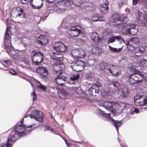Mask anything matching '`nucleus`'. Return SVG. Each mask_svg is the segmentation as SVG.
I'll list each match as a JSON object with an SVG mask.
<instances>
[{"instance_id":"0eeeda50","label":"nucleus","mask_w":147,"mask_h":147,"mask_svg":"<svg viewBox=\"0 0 147 147\" xmlns=\"http://www.w3.org/2000/svg\"><path fill=\"white\" fill-rule=\"evenodd\" d=\"M122 86L117 81L112 82L109 84L108 89L110 92L113 93L115 92L119 91L122 88Z\"/></svg>"},{"instance_id":"e433bc0d","label":"nucleus","mask_w":147,"mask_h":147,"mask_svg":"<svg viewBox=\"0 0 147 147\" xmlns=\"http://www.w3.org/2000/svg\"><path fill=\"white\" fill-rule=\"evenodd\" d=\"M94 87L91 86L90 89L88 90V92L89 94L91 96H96V94H94Z\"/></svg>"},{"instance_id":"79ce46f5","label":"nucleus","mask_w":147,"mask_h":147,"mask_svg":"<svg viewBox=\"0 0 147 147\" xmlns=\"http://www.w3.org/2000/svg\"><path fill=\"white\" fill-rule=\"evenodd\" d=\"M79 75L78 74H76V75H73L71 77H70V79L74 81L75 80H78L79 78Z\"/></svg>"},{"instance_id":"0e129e2a","label":"nucleus","mask_w":147,"mask_h":147,"mask_svg":"<svg viewBox=\"0 0 147 147\" xmlns=\"http://www.w3.org/2000/svg\"><path fill=\"white\" fill-rule=\"evenodd\" d=\"M141 62L142 64L143 63L145 64L146 63L147 61L146 59H144L141 61Z\"/></svg>"},{"instance_id":"7c9ffc66","label":"nucleus","mask_w":147,"mask_h":147,"mask_svg":"<svg viewBox=\"0 0 147 147\" xmlns=\"http://www.w3.org/2000/svg\"><path fill=\"white\" fill-rule=\"evenodd\" d=\"M111 120L112 121L113 124L116 128V130L117 131L119 129V127L121 125V121H116L113 119L112 117L110 118Z\"/></svg>"},{"instance_id":"49530a36","label":"nucleus","mask_w":147,"mask_h":147,"mask_svg":"<svg viewBox=\"0 0 147 147\" xmlns=\"http://www.w3.org/2000/svg\"><path fill=\"white\" fill-rule=\"evenodd\" d=\"M142 97V96L141 95L139 94L136 95L134 97V101L139 100Z\"/></svg>"},{"instance_id":"393cba45","label":"nucleus","mask_w":147,"mask_h":147,"mask_svg":"<svg viewBox=\"0 0 147 147\" xmlns=\"http://www.w3.org/2000/svg\"><path fill=\"white\" fill-rule=\"evenodd\" d=\"M99 10L101 13L103 14L107 13L109 10L108 5H101L99 7Z\"/></svg>"},{"instance_id":"2f4dec72","label":"nucleus","mask_w":147,"mask_h":147,"mask_svg":"<svg viewBox=\"0 0 147 147\" xmlns=\"http://www.w3.org/2000/svg\"><path fill=\"white\" fill-rule=\"evenodd\" d=\"M121 36H120L112 37L110 38L107 41V44H109L110 43H112L115 42L116 40H121Z\"/></svg>"},{"instance_id":"c756f323","label":"nucleus","mask_w":147,"mask_h":147,"mask_svg":"<svg viewBox=\"0 0 147 147\" xmlns=\"http://www.w3.org/2000/svg\"><path fill=\"white\" fill-rule=\"evenodd\" d=\"M79 49H75L72 50L71 55L73 58L75 59H78Z\"/></svg>"},{"instance_id":"9b49d317","label":"nucleus","mask_w":147,"mask_h":147,"mask_svg":"<svg viewBox=\"0 0 147 147\" xmlns=\"http://www.w3.org/2000/svg\"><path fill=\"white\" fill-rule=\"evenodd\" d=\"M116 104V103L114 102L106 101L104 102L103 107L107 110H110L112 112H113L115 109Z\"/></svg>"},{"instance_id":"a211bd4d","label":"nucleus","mask_w":147,"mask_h":147,"mask_svg":"<svg viewBox=\"0 0 147 147\" xmlns=\"http://www.w3.org/2000/svg\"><path fill=\"white\" fill-rule=\"evenodd\" d=\"M38 38L39 40H37V42L41 45H46L48 43V40L46 36L41 35L38 37Z\"/></svg>"},{"instance_id":"c9c22d12","label":"nucleus","mask_w":147,"mask_h":147,"mask_svg":"<svg viewBox=\"0 0 147 147\" xmlns=\"http://www.w3.org/2000/svg\"><path fill=\"white\" fill-rule=\"evenodd\" d=\"M61 95H60V97L62 98H65V97L68 95V93L66 90H63L61 91Z\"/></svg>"},{"instance_id":"13d9d810","label":"nucleus","mask_w":147,"mask_h":147,"mask_svg":"<svg viewBox=\"0 0 147 147\" xmlns=\"http://www.w3.org/2000/svg\"><path fill=\"white\" fill-rule=\"evenodd\" d=\"M143 10L145 12H147V5L145 4L144 5V7L143 8Z\"/></svg>"},{"instance_id":"bb28decb","label":"nucleus","mask_w":147,"mask_h":147,"mask_svg":"<svg viewBox=\"0 0 147 147\" xmlns=\"http://www.w3.org/2000/svg\"><path fill=\"white\" fill-rule=\"evenodd\" d=\"M129 93V91L127 88L124 86L122 88L121 90V96L124 97L127 96Z\"/></svg>"},{"instance_id":"4c0bfd02","label":"nucleus","mask_w":147,"mask_h":147,"mask_svg":"<svg viewBox=\"0 0 147 147\" xmlns=\"http://www.w3.org/2000/svg\"><path fill=\"white\" fill-rule=\"evenodd\" d=\"M85 1V0H74V3L75 5L80 6Z\"/></svg>"},{"instance_id":"aec40b11","label":"nucleus","mask_w":147,"mask_h":147,"mask_svg":"<svg viewBox=\"0 0 147 147\" xmlns=\"http://www.w3.org/2000/svg\"><path fill=\"white\" fill-rule=\"evenodd\" d=\"M112 66V73L110 76H115L117 77L119 76L121 74V71L115 65H113Z\"/></svg>"},{"instance_id":"c03bdc74","label":"nucleus","mask_w":147,"mask_h":147,"mask_svg":"<svg viewBox=\"0 0 147 147\" xmlns=\"http://www.w3.org/2000/svg\"><path fill=\"white\" fill-rule=\"evenodd\" d=\"M46 91H45L47 92H52V91L54 89L53 87L51 86H48L46 88Z\"/></svg>"},{"instance_id":"bf43d9fd","label":"nucleus","mask_w":147,"mask_h":147,"mask_svg":"<svg viewBox=\"0 0 147 147\" xmlns=\"http://www.w3.org/2000/svg\"><path fill=\"white\" fill-rule=\"evenodd\" d=\"M99 92V89L98 88H96L95 89H94V94H98Z\"/></svg>"},{"instance_id":"cd10ccee","label":"nucleus","mask_w":147,"mask_h":147,"mask_svg":"<svg viewBox=\"0 0 147 147\" xmlns=\"http://www.w3.org/2000/svg\"><path fill=\"white\" fill-rule=\"evenodd\" d=\"M91 40L93 42L96 41H100L101 39L98 37V36L96 32H93L92 33V35L90 37Z\"/></svg>"},{"instance_id":"39448f33","label":"nucleus","mask_w":147,"mask_h":147,"mask_svg":"<svg viewBox=\"0 0 147 147\" xmlns=\"http://www.w3.org/2000/svg\"><path fill=\"white\" fill-rule=\"evenodd\" d=\"M11 16L12 17H19L21 18H24L25 17V13L23 9L20 7H15L12 8L11 11L10 12Z\"/></svg>"},{"instance_id":"5701e85b","label":"nucleus","mask_w":147,"mask_h":147,"mask_svg":"<svg viewBox=\"0 0 147 147\" xmlns=\"http://www.w3.org/2000/svg\"><path fill=\"white\" fill-rule=\"evenodd\" d=\"M62 66V65L58 63V62H57L53 64L52 65V68L55 72L60 73L61 70V67Z\"/></svg>"},{"instance_id":"6ab92c4d","label":"nucleus","mask_w":147,"mask_h":147,"mask_svg":"<svg viewBox=\"0 0 147 147\" xmlns=\"http://www.w3.org/2000/svg\"><path fill=\"white\" fill-rule=\"evenodd\" d=\"M138 23L141 26H146L147 25V14H144L142 17L138 20Z\"/></svg>"},{"instance_id":"de8ad7c7","label":"nucleus","mask_w":147,"mask_h":147,"mask_svg":"<svg viewBox=\"0 0 147 147\" xmlns=\"http://www.w3.org/2000/svg\"><path fill=\"white\" fill-rule=\"evenodd\" d=\"M43 3H40V5H32V7L33 8H35V9H39L41 7Z\"/></svg>"},{"instance_id":"338daca9","label":"nucleus","mask_w":147,"mask_h":147,"mask_svg":"<svg viewBox=\"0 0 147 147\" xmlns=\"http://www.w3.org/2000/svg\"><path fill=\"white\" fill-rule=\"evenodd\" d=\"M24 61L26 64L28 65L29 63V61L27 59H26V60H24Z\"/></svg>"},{"instance_id":"8fccbe9b","label":"nucleus","mask_w":147,"mask_h":147,"mask_svg":"<svg viewBox=\"0 0 147 147\" xmlns=\"http://www.w3.org/2000/svg\"><path fill=\"white\" fill-rule=\"evenodd\" d=\"M4 63L8 65H11L12 62L10 60H5L4 61Z\"/></svg>"},{"instance_id":"f03ea898","label":"nucleus","mask_w":147,"mask_h":147,"mask_svg":"<svg viewBox=\"0 0 147 147\" xmlns=\"http://www.w3.org/2000/svg\"><path fill=\"white\" fill-rule=\"evenodd\" d=\"M31 56L32 63L36 65H40L44 60L43 54L38 50H32Z\"/></svg>"},{"instance_id":"09e8293b","label":"nucleus","mask_w":147,"mask_h":147,"mask_svg":"<svg viewBox=\"0 0 147 147\" xmlns=\"http://www.w3.org/2000/svg\"><path fill=\"white\" fill-rule=\"evenodd\" d=\"M102 115L105 117H106L108 119H109V120H111L110 118L111 117L110 116V114L104 113V114H102Z\"/></svg>"},{"instance_id":"c85d7f7f","label":"nucleus","mask_w":147,"mask_h":147,"mask_svg":"<svg viewBox=\"0 0 147 147\" xmlns=\"http://www.w3.org/2000/svg\"><path fill=\"white\" fill-rule=\"evenodd\" d=\"M131 42L132 43V45L138 47L139 40L137 38L133 37L129 39L127 42Z\"/></svg>"},{"instance_id":"9d476101","label":"nucleus","mask_w":147,"mask_h":147,"mask_svg":"<svg viewBox=\"0 0 147 147\" xmlns=\"http://www.w3.org/2000/svg\"><path fill=\"white\" fill-rule=\"evenodd\" d=\"M113 65H110L107 63H102L100 65L99 67L101 70L104 71L108 75L110 76L111 74L112 66Z\"/></svg>"},{"instance_id":"a18cd8bd","label":"nucleus","mask_w":147,"mask_h":147,"mask_svg":"<svg viewBox=\"0 0 147 147\" xmlns=\"http://www.w3.org/2000/svg\"><path fill=\"white\" fill-rule=\"evenodd\" d=\"M134 73L133 74H137V75H140V74H143L141 73L139 70L136 69H134L133 70Z\"/></svg>"},{"instance_id":"f8f14e48","label":"nucleus","mask_w":147,"mask_h":147,"mask_svg":"<svg viewBox=\"0 0 147 147\" xmlns=\"http://www.w3.org/2000/svg\"><path fill=\"white\" fill-rule=\"evenodd\" d=\"M66 79V77L64 76L58 75L55 78V81L58 86H63Z\"/></svg>"},{"instance_id":"2eb2a0df","label":"nucleus","mask_w":147,"mask_h":147,"mask_svg":"<svg viewBox=\"0 0 147 147\" xmlns=\"http://www.w3.org/2000/svg\"><path fill=\"white\" fill-rule=\"evenodd\" d=\"M132 43L131 42L127 43V47L129 50H131L132 51H135L136 53H137L138 52H141L142 53V51L141 50V47H139L136 46L134 45H132Z\"/></svg>"},{"instance_id":"a878e982","label":"nucleus","mask_w":147,"mask_h":147,"mask_svg":"<svg viewBox=\"0 0 147 147\" xmlns=\"http://www.w3.org/2000/svg\"><path fill=\"white\" fill-rule=\"evenodd\" d=\"M92 20L93 22L104 21L105 20V18L103 16L96 15L92 17Z\"/></svg>"},{"instance_id":"3c124183","label":"nucleus","mask_w":147,"mask_h":147,"mask_svg":"<svg viewBox=\"0 0 147 147\" xmlns=\"http://www.w3.org/2000/svg\"><path fill=\"white\" fill-rule=\"evenodd\" d=\"M95 86H96L97 88H98L101 86V85L99 82H96L95 85H93V87H94Z\"/></svg>"},{"instance_id":"e2e57ef3","label":"nucleus","mask_w":147,"mask_h":147,"mask_svg":"<svg viewBox=\"0 0 147 147\" xmlns=\"http://www.w3.org/2000/svg\"><path fill=\"white\" fill-rule=\"evenodd\" d=\"M47 129L48 130H50L53 132H54V131L52 128H51V126H48L47 128Z\"/></svg>"},{"instance_id":"4be33fe9","label":"nucleus","mask_w":147,"mask_h":147,"mask_svg":"<svg viewBox=\"0 0 147 147\" xmlns=\"http://www.w3.org/2000/svg\"><path fill=\"white\" fill-rule=\"evenodd\" d=\"M135 105L137 106H141L147 104V97L143 98V100H140L134 101Z\"/></svg>"},{"instance_id":"603ef678","label":"nucleus","mask_w":147,"mask_h":147,"mask_svg":"<svg viewBox=\"0 0 147 147\" xmlns=\"http://www.w3.org/2000/svg\"><path fill=\"white\" fill-rule=\"evenodd\" d=\"M118 5L119 7H121L123 4H124L123 2L122 1H119L118 2Z\"/></svg>"},{"instance_id":"7ed1b4c3","label":"nucleus","mask_w":147,"mask_h":147,"mask_svg":"<svg viewBox=\"0 0 147 147\" xmlns=\"http://www.w3.org/2000/svg\"><path fill=\"white\" fill-rule=\"evenodd\" d=\"M9 27H7L5 32L4 37V49L7 51L10 50L12 47L11 41V32L9 30Z\"/></svg>"},{"instance_id":"052dcab7","label":"nucleus","mask_w":147,"mask_h":147,"mask_svg":"<svg viewBox=\"0 0 147 147\" xmlns=\"http://www.w3.org/2000/svg\"><path fill=\"white\" fill-rule=\"evenodd\" d=\"M134 112H135L136 113H138L139 112V110L137 108H135L134 111L131 112V114L133 113Z\"/></svg>"},{"instance_id":"b1692460","label":"nucleus","mask_w":147,"mask_h":147,"mask_svg":"<svg viewBox=\"0 0 147 147\" xmlns=\"http://www.w3.org/2000/svg\"><path fill=\"white\" fill-rule=\"evenodd\" d=\"M134 75H130L129 77V81L132 84L141 83V80L138 78L135 79L133 76Z\"/></svg>"},{"instance_id":"423d86ee","label":"nucleus","mask_w":147,"mask_h":147,"mask_svg":"<svg viewBox=\"0 0 147 147\" xmlns=\"http://www.w3.org/2000/svg\"><path fill=\"white\" fill-rule=\"evenodd\" d=\"M112 18L113 23H116L115 24L117 25L125 24L126 23L125 20L126 17L123 16H120L119 14L115 13L112 16Z\"/></svg>"},{"instance_id":"37998d69","label":"nucleus","mask_w":147,"mask_h":147,"mask_svg":"<svg viewBox=\"0 0 147 147\" xmlns=\"http://www.w3.org/2000/svg\"><path fill=\"white\" fill-rule=\"evenodd\" d=\"M141 50L142 51V52H138L137 53H136L135 51L134 52V57H135V56H139L141 55L143 53V48L142 47H141Z\"/></svg>"},{"instance_id":"680f3d73","label":"nucleus","mask_w":147,"mask_h":147,"mask_svg":"<svg viewBox=\"0 0 147 147\" xmlns=\"http://www.w3.org/2000/svg\"><path fill=\"white\" fill-rule=\"evenodd\" d=\"M139 1V0H133L132 1L133 4L134 5H136Z\"/></svg>"},{"instance_id":"f3484780","label":"nucleus","mask_w":147,"mask_h":147,"mask_svg":"<svg viewBox=\"0 0 147 147\" xmlns=\"http://www.w3.org/2000/svg\"><path fill=\"white\" fill-rule=\"evenodd\" d=\"M127 27H129L127 28V33L131 34L132 35H135L137 34V30L135 28L136 25L135 24H128L127 25Z\"/></svg>"},{"instance_id":"412c9836","label":"nucleus","mask_w":147,"mask_h":147,"mask_svg":"<svg viewBox=\"0 0 147 147\" xmlns=\"http://www.w3.org/2000/svg\"><path fill=\"white\" fill-rule=\"evenodd\" d=\"M36 72L37 73L42 75L44 76H46L48 75L47 69L43 66L38 68L36 70Z\"/></svg>"},{"instance_id":"ea45409f","label":"nucleus","mask_w":147,"mask_h":147,"mask_svg":"<svg viewBox=\"0 0 147 147\" xmlns=\"http://www.w3.org/2000/svg\"><path fill=\"white\" fill-rule=\"evenodd\" d=\"M131 75H134L133 76L135 79L138 78L140 80H141V82H142V80L144 76V74H140V75H137V74H132Z\"/></svg>"},{"instance_id":"5fc2aeb1","label":"nucleus","mask_w":147,"mask_h":147,"mask_svg":"<svg viewBox=\"0 0 147 147\" xmlns=\"http://www.w3.org/2000/svg\"><path fill=\"white\" fill-rule=\"evenodd\" d=\"M104 5H108L109 4L110 0H103Z\"/></svg>"},{"instance_id":"ddd939ff","label":"nucleus","mask_w":147,"mask_h":147,"mask_svg":"<svg viewBox=\"0 0 147 147\" xmlns=\"http://www.w3.org/2000/svg\"><path fill=\"white\" fill-rule=\"evenodd\" d=\"M33 113L36 114L35 120L39 122L42 123L44 121V115L41 111H38L36 110L33 111Z\"/></svg>"},{"instance_id":"dca6fc26","label":"nucleus","mask_w":147,"mask_h":147,"mask_svg":"<svg viewBox=\"0 0 147 147\" xmlns=\"http://www.w3.org/2000/svg\"><path fill=\"white\" fill-rule=\"evenodd\" d=\"M81 33V29H78L75 26L71 27L69 34L71 36L77 37Z\"/></svg>"},{"instance_id":"6e6d98bb","label":"nucleus","mask_w":147,"mask_h":147,"mask_svg":"<svg viewBox=\"0 0 147 147\" xmlns=\"http://www.w3.org/2000/svg\"><path fill=\"white\" fill-rule=\"evenodd\" d=\"M36 92L35 91H34L32 93L33 95V99L34 100H36V99L37 96L35 94Z\"/></svg>"},{"instance_id":"6e6552de","label":"nucleus","mask_w":147,"mask_h":147,"mask_svg":"<svg viewBox=\"0 0 147 147\" xmlns=\"http://www.w3.org/2000/svg\"><path fill=\"white\" fill-rule=\"evenodd\" d=\"M53 48L56 51L63 53L66 50L67 47L63 43L59 42L53 45Z\"/></svg>"},{"instance_id":"f257e3e1","label":"nucleus","mask_w":147,"mask_h":147,"mask_svg":"<svg viewBox=\"0 0 147 147\" xmlns=\"http://www.w3.org/2000/svg\"><path fill=\"white\" fill-rule=\"evenodd\" d=\"M32 125L26 126L25 125H16V127L13 128L11 132V135H17V137L19 138L21 136H23L24 134H26L27 133H28L31 131V128Z\"/></svg>"},{"instance_id":"473e14b6","label":"nucleus","mask_w":147,"mask_h":147,"mask_svg":"<svg viewBox=\"0 0 147 147\" xmlns=\"http://www.w3.org/2000/svg\"><path fill=\"white\" fill-rule=\"evenodd\" d=\"M78 59L84 58L86 56V53L84 49H79Z\"/></svg>"},{"instance_id":"69168bd1","label":"nucleus","mask_w":147,"mask_h":147,"mask_svg":"<svg viewBox=\"0 0 147 147\" xmlns=\"http://www.w3.org/2000/svg\"><path fill=\"white\" fill-rule=\"evenodd\" d=\"M36 116V114H34L33 113V115L31 114L30 115V118H34V119H35V117Z\"/></svg>"},{"instance_id":"f704fd0d","label":"nucleus","mask_w":147,"mask_h":147,"mask_svg":"<svg viewBox=\"0 0 147 147\" xmlns=\"http://www.w3.org/2000/svg\"><path fill=\"white\" fill-rule=\"evenodd\" d=\"M95 75L92 73H88L86 75L87 80H91L92 79H94Z\"/></svg>"},{"instance_id":"58836bf2","label":"nucleus","mask_w":147,"mask_h":147,"mask_svg":"<svg viewBox=\"0 0 147 147\" xmlns=\"http://www.w3.org/2000/svg\"><path fill=\"white\" fill-rule=\"evenodd\" d=\"M109 49L111 51L114 52H120L121 49V48H119L118 49H117L116 48H113L111 46L109 45Z\"/></svg>"},{"instance_id":"a19ab883","label":"nucleus","mask_w":147,"mask_h":147,"mask_svg":"<svg viewBox=\"0 0 147 147\" xmlns=\"http://www.w3.org/2000/svg\"><path fill=\"white\" fill-rule=\"evenodd\" d=\"M38 83L40 84V85H37V87L41 89L43 91L45 92L46 91V87L43 85L40 82H39Z\"/></svg>"},{"instance_id":"1a4fd4ad","label":"nucleus","mask_w":147,"mask_h":147,"mask_svg":"<svg viewBox=\"0 0 147 147\" xmlns=\"http://www.w3.org/2000/svg\"><path fill=\"white\" fill-rule=\"evenodd\" d=\"M19 138L17 137V135H11V132L7 139V141L5 144L2 146V147H12L16 141Z\"/></svg>"},{"instance_id":"4d7b16f0","label":"nucleus","mask_w":147,"mask_h":147,"mask_svg":"<svg viewBox=\"0 0 147 147\" xmlns=\"http://www.w3.org/2000/svg\"><path fill=\"white\" fill-rule=\"evenodd\" d=\"M29 0H21V2L23 4H27L28 3Z\"/></svg>"},{"instance_id":"774afa93","label":"nucleus","mask_w":147,"mask_h":147,"mask_svg":"<svg viewBox=\"0 0 147 147\" xmlns=\"http://www.w3.org/2000/svg\"><path fill=\"white\" fill-rule=\"evenodd\" d=\"M23 119L21 121V122H20V124H19V125H22H22H24L23 124Z\"/></svg>"},{"instance_id":"72a5a7b5","label":"nucleus","mask_w":147,"mask_h":147,"mask_svg":"<svg viewBox=\"0 0 147 147\" xmlns=\"http://www.w3.org/2000/svg\"><path fill=\"white\" fill-rule=\"evenodd\" d=\"M51 58L56 60L62 61L63 59L61 55H54L51 56Z\"/></svg>"},{"instance_id":"4468645a","label":"nucleus","mask_w":147,"mask_h":147,"mask_svg":"<svg viewBox=\"0 0 147 147\" xmlns=\"http://www.w3.org/2000/svg\"><path fill=\"white\" fill-rule=\"evenodd\" d=\"M102 48H99V45L97 44L93 45L91 49V51L93 54L98 56L102 53Z\"/></svg>"},{"instance_id":"20e7f679","label":"nucleus","mask_w":147,"mask_h":147,"mask_svg":"<svg viewBox=\"0 0 147 147\" xmlns=\"http://www.w3.org/2000/svg\"><path fill=\"white\" fill-rule=\"evenodd\" d=\"M85 66V63L80 60L73 61L71 65V67L73 70L78 72L82 71Z\"/></svg>"},{"instance_id":"864d4df0","label":"nucleus","mask_w":147,"mask_h":147,"mask_svg":"<svg viewBox=\"0 0 147 147\" xmlns=\"http://www.w3.org/2000/svg\"><path fill=\"white\" fill-rule=\"evenodd\" d=\"M9 73L13 75H15L17 74V73L13 70H11L9 71Z\"/></svg>"}]
</instances>
